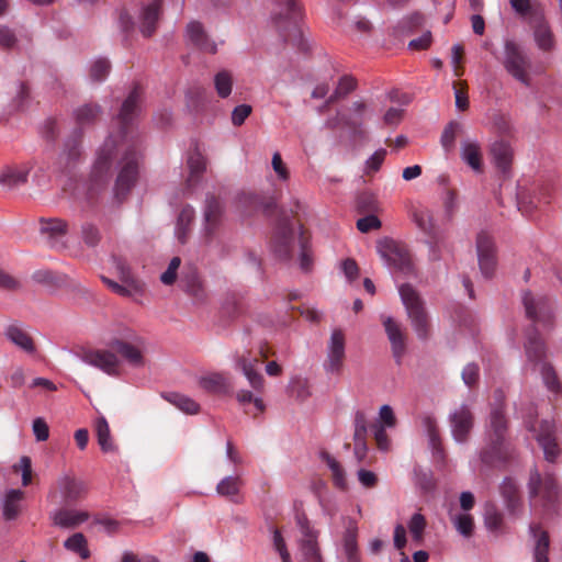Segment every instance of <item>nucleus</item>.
Listing matches in <instances>:
<instances>
[{
    "instance_id": "4d7b16f0",
    "label": "nucleus",
    "mask_w": 562,
    "mask_h": 562,
    "mask_svg": "<svg viewBox=\"0 0 562 562\" xmlns=\"http://www.w3.org/2000/svg\"><path fill=\"white\" fill-rule=\"evenodd\" d=\"M81 238L88 247H95L101 240V234L94 224L87 222L81 226Z\"/></svg>"
},
{
    "instance_id": "dca6fc26",
    "label": "nucleus",
    "mask_w": 562,
    "mask_h": 562,
    "mask_svg": "<svg viewBox=\"0 0 562 562\" xmlns=\"http://www.w3.org/2000/svg\"><path fill=\"white\" fill-rule=\"evenodd\" d=\"M79 357L86 364L98 368L108 375L117 376L120 373V360L117 356L110 350L88 349L83 350Z\"/></svg>"
},
{
    "instance_id": "f8f14e48",
    "label": "nucleus",
    "mask_w": 562,
    "mask_h": 562,
    "mask_svg": "<svg viewBox=\"0 0 562 562\" xmlns=\"http://www.w3.org/2000/svg\"><path fill=\"white\" fill-rule=\"evenodd\" d=\"M114 265L116 269L121 273V279L124 284H120L106 277H102L103 283L115 294L123 296V297H132L136 295H142L144 293L145 284L134 279L130 276L128 268L126 267V263L120 259L114 257L113 258Z\"/></svg>"
},
{
    "instance_id": "4c0bfd02",
    "label": "nucleus",
    "mask_w": 562,
    "mask_h": 562,
    "mask_svg": "<svg viewBox=\"0 0 562 562\" xmlns=\"http://www.w3.org/2000/svg\"><path fill=\"white\" fill-rule=\"evenodd\" d=\"M67 223L60 218H49L41 222V233L47 235L52 246L66 235Z\"/></svg>"
},
{
    "instance_id": "4be33fe9",
    "label": "nucleus",
    "mask_w": 562,
    "mask_h": 562,
    "mask_svg": "<svg viewBox=\"0 0 562 562\" xmlns=\"http://www.w3.org/2000/svg\"><path fill=\"white\" fill-rule=\"evenodd\" d=\"M3 335L11 344L23 352L29 355L35 353L36 347L34 340L21 323L13 322L7 325L3 330Z\"/></svg>"
},
{
    "instance_id": "f3484780",
    "label": "nucleus",
    "mask_w": 562,
    "mask_h": 562,
    "mask_svg": "<svg viewBox=\"0 0 562 562\" xmlns=\"http://www.w3.org/2000/svg\"><path fill=\"white\" fill-rule=\"evenodd\" d=\"M476 252L481 273L492 278L496 268L495 244L490 234L481 232L476 237Z\"/></svg>"
},
{
    "instance_id": "ea45409f",
    "label": "nucleus",
    "mask_w": 562,
    "mask_h": 562,
    "mask_svg": "<svg viewBox=\"0 0 562 562\" xmlns=\"http://www.w3.org/2000/svg\"><path fill=\"white\" fill-rule=\"evenodd\" d=\"M162 397L187 414H198L200 411V405L194 400L184 394L178 392H169L164 393Z\"/></svg>"
},
{
    "instance_id": "ddd939ff",
    "label": "nucleus",
    "mask_w": 562,
    "mask_h": 562,
    "mask_svg": "<svg viewBox=\"0 0 562 562\" xmlns=\"http://www.w3.org/2000/svg\"><path fill=\"white\" fill-rule=\"evenodd\" d=\"M143 93L144 91L142 86L135 83L126 99L123 101L120 112L116 115V120L121 126L120 133L123 138L127 136L128 127L133 125L134 121L140 113Z\"/></svg>"
},
{
    "instance_id": "412c9836",
    "label": "nucleus",
    "mask_w": 562,
    "mask_h": 562,
    "mask_svg": "<svg viewBox=\"0 0 562 562\" xmlns=\"http://www.w3.org/2000/svg\"><path fill=\"white\" fill-rule=\"evenodd\" d=\"M222 204L213 194H207L204 206V237L207 244L211 243L212 236L215 234L222 216Z\"/></svg>"
},
{
    "instance_id": "7ed1b4c3",
    "label": "nucleus",
    "mask_w": 562,
    "mask_h": 562,
    "mask_svg": "<svg viewBox=\"0 0 562 562\" xmlns=\"http://www.w3.org/2000/svg\"><path fill=\"white\" fill-rule=\"evenodd\" d=\"M116 143L112 136H109L103 145L97 151V158L93 162L88 180V195H93L104 190L112 176V166L116 158Z\"/></svg>"
},
{
    "instance_id": "423d86ee",
    "label": "nucleus",
    "mask_w": 562,
    "mask_h": 562,
    "mask_svg": "<svg viewBox=\"0 0 562 562\" xmlns=\"http://www.w3.org/2000/svg\"><path fill=\"white\" fill-rule=\"evenodd\" d=\"M106 346L116 351L132 367L144 366V339L131 329H124L120 336L110 338Z\"/></svg>"
},
{
    "instance_id": "680f3d73",
    "label": "nucleus",
    "mask_w": 562,
    "mask_h": 562,
    "mask_svg": "<svg viewBox=\"0 0 562 562\" xmlns=\"http://www.w3.org/2000/svg\"><path fill=\"white\" fill-rule=\"evenodd\" d=\"M386 156V149L380 148L375 150L366 161V173L376 172L380 170Z\"/></svg>"
},
{
    "instance_id": "39448f33",
    "label": "nucleus",
    "mask_w": 562,
    "mask_h": 562,
    "mask_svg": "<svg viewBox=\"0 0 562 562\" xmlns=\"http://www.w3.org/2000/svg\"><path fill=\"white\" fill-rule=\"evenodd\" d=\"M140 154L135 144L128 146L121 160L120 169L114 184V196L117 201H123L138 178V164Z\"/></svg>"
},
{
    "instance_id": "c85d7f7f",
    "label": "nucleus",
    "mask_w": 562,
    "mask_h": 562,
    "mask_svg": "<svg viewBox=\"0 0 562 562\" xmlns=\"http://www.w3.org/2000/svg\"><path fill=\"white\" fill-rule=\"evenodd\" d=\"M505 65L507 70H525L529 66L526 52L514 41L505 43Z\"/></svg>"
},
{
    "instance_id": "a18cd8bd",
    "label": "nucleus",
    "mask_w": 562,
    "mask_h": 562,
    "mask_svg": "<svg viewBox=\"0 0 562 562\" xmlns=\"http://www.w3.org/2000/svg\"><path fill=\"white\" fill-rule=\"evenodd\" d=\"M64 547L71 552L77 553L81 559L86 560L90 557L87 539L81 532L74 533L64 542Z\"/></svg>"
},
{
    "instance_id": "79ce46f5",
    "label": "nucleus",
    "mask_w": 562,
    "mask_h": 562,
    "mask_svg": "<svg viewBox=\"0 0 562 562\" xmlns=\"http://www.w3.org/2000/svg\"><path fill=\"white\" fill-rule=\"evenodd\" d=\"M209 102L210 97L204 88L194 87L187 92L188 106L195 113L204 111Z\"/></svg>"
},
{
    "instance_id": "4468645a",
    "label": "nucleus",
    "mask_w": 562,
    "mask_h": 562,
    "mask_svg": "<svg viewBox=\"0 0 562 562\" xmlns=\"http://www.w3.org/2000/svg\"><path fill=\"white\" fill-rule=\"evenodd\" d=\"M143 93L144 91L142 86L135 83L126 99L123 101L120 112L116 115V120L121 126L120 133L123 138L127 136L128 127L133 125L134 121L140 113Z\"/></svg>"
},
{
    "instance_id": "0e129e2a",
    "label": "nucleus",
    "mask_w": 562,
    "mask_h": 562,
    "mask_svg": "<svg viewBox=\"0 0 562 562\" xmlns=\"http://www.w3.org/2000/svg\"><path fill=\"white\" fill-rule=\"evenodd\" d=\"M18 43L16 34L7 25H0V48L12 49Z\"/></svg>"
},
{
    "instance_id": "20e7f679",
    "label": "nucleus",
    "mask_w": 562,
    "mask_h": 562,
    "mask_svg": "<svg viewBox=\"0 0 562 562\" xmlns=\"http://www.w3.org/2000/svg\"><path fill=\"white\" fill-rule=\"evenodd\" d=\"M400 296L417 337L426 340L429 336L428 314L419 293L409 283L398 288Z\"/></svg>"
},
{
    "instance_id": "052dcab7",
    "label": "nucleus",
    "mask_w": 562,
    "mask_h": 562,
    "mask_svg": "<svg viewBox=\"0 0 562 562\" xmlns=\"http://www.w3.org/2000/svg\"><path fill=\"white\" fill-rule=\"evenodd\" d=\"M296 524L302 533L301 540L318 539V531L311 526V522L305 514L296 516Z\"/></svg>"
},
{
    "instance_id": "c756f323",
    "label": "nucleus",
    "mask_w": 562,
    "mask_h": 562,
    "mask_svg": "<svg viewBox=\"0 0 562 562\" xmlns=\"http://www.w3.org/2000/svg\"><path fill=\"white\" fill-rule=\"evenodd\" d=\"M499 493L504 499L506 509L509 514H517L521 506L519 488L516 481L512 476H506L499 485Z\"/></svg>"
},
{
    "instance_id": "e2e57ef3",
    "label": "nucleus",
    "mask_w": 562,
    "mask_h": 562,
    "mask_svg": "<svg viewBox=\"0 0 562 562\" xmlns=\"http://www.w3.org/2000/svg\"><path fill=\"white\" fill-rule=\"evenodd\" d=\"M453 92L456 99V108L460 111H465L469 108V98L464 83L461 81L453 82Z\"/></svg>"
},
{
    "instance_id": "6e6d98bb",
    "label": "nucleus",
    "mask_w": 562,
    "mask_h": 562,
    "mask_svg": "<svg viewBox=\"0 0 562 562\" xmlns=\"http://www.w3.org/2000/svg\"><path fill=\"white\" fill-rule=\"evenodd\" d=\"M484 524L485 527L491 531H496L502 527L503 515L494 505L486 506L484 514Z\"/></svg>"
},
{
    "instance_id": "6e6552de",
    "label": "nucleus",
    "mask_w": 562,
    "mask_h": 562,
    "mask_svg": "<svg viewBox=\"0 0 562 562\" xmlns=\"http://www.w3.org/2000/svg\"><path fill=\"white\" fill-rule=\"evenodd\" d=\"M5 100L0 97L3 108L0 110V119L7 120L12 114L25 110L31 102L29 85L23 80H15L8 83L5 88Z\"/></svg>"
},
{
    "instance_id": "58836bf2",
    "label": "nucleus",
    "mask_w": 562,
    "mask_h": 562,
    "mask_svg": "<svg viewBox=\"0 0 562 562\" xmlns=\"http://www.w3.org/2000/svg\"><path fill=\"white\" fill-rule=\"evenodd\" d=\"M194 216L195 211L191 205L183 206L178 215L175 234L181 244L187 241L188 233Z\"/></svg>"
},
{
    "instance_id": "473e14b6",
    "label": "nucleus",
    "mask_w": 562,
    "mask_h": 562,
    "mask_svg": "<svg viewBox=\"0 0 562 562\" xmlns=\"http://www.w3.org/2000/svg\"><path fill=\"white\" fill-rule=\"evenodd\" d=\"M32 167L23 165L21 167H5L0 172V184L8 189L18 188L27 182L29 173Z\"/></svg>"
},
{
    "instance_id": "f257e3e1",
    "label": "nucleus",
    "mask_w": 562,
    "mask_h": 562,
    "mask_svg": "<svg viewBox=\"0 0 562 562\" xmlns=\"http://www.w3.org/2000/svg\"><path fill=\"white\" fill-rule=\"evenodd\" d=\"M522 304L526 317L533 323L525 333L524 348L527 360L535 367H540V374L548 391L559 394L562 391V384L554 368L546 361V345L535 326L540 324L544 329L552 328L553 313L550 301L546 296L535 297L529 291H526L522 294Z\"/></svg>"
},
{
    "instance_id": "c9c22d12",
    "label": "nucleus",
    "mask_w": 562,
    "mask_h": 562,
    "mask_svg": "<svg viewBox=\"0 0 562 562\" xmlns=\"http://www.w3.org/2000/svg\"><path fill=\"white\" fill-rule=\"evenodd\" d=\"M243 486V480L239 476L228 475L223 477L216 485V493L229 499L233 503H239V493Z\"/></svg>"
},
{
    "instance_id": "603ef678",
    "label": "nucleus",
    "mask_w": 562,
    "mask_h": 562,
    "mask_svg": "<svg viewBox=\"0 0 562 562\" xmlns=\"http://www.w3.org/2000/svg\"><path fill=\"white\" fill-rule=\"evenodd\" d=\"M188 167L190 170V179L189 181L199 178L206 169V159L205 157L199 153H192L188 158Z\"/></svg>"
},
{
    "instance_id": "de8ad7c7",
    "label": "nucleus",
    "mask_w": 562,
    "mask_h": 562,
    "mask_svg": "<svg viewBox=\"0 0 562 562\" xmlns=\"http://www.w3.org/2000/svg\"><path fill=\"white\" fill-rule=\"evenodd\" d=\"M100 113V105L85 104L75 112L76 122L81 126L90 125L98 119Z\"/></svg>"
},
{
    "instance_id": "c03bdc74",
    "label": "nucleus",
    "mask_w": 562,
    "mask_h": 562,
    "mask_svg": "<svg viewBox=\"0 0 562 562\" xmlns=\"http://www.w3.org/2000/svg\"><path fill=\"white\" fill-rule=\"evenodd\" d=\"M95 432L98 443L103 452H111L115 450V446L112 442L110 427L104 417H100L95 423Z\"/></svg>"
},
{
    "instance_id": "37998d69",
    "label": "nucleus",
    "mask_w": 562,
    "mask_h": 562,
    "mask_svg": "<svg viewBox=\"0 0 562 562\" xmlns=\"http://www.w3.org/2000/svg\"><path fill=\"white\" fill-rule=\"evenodd\" d=\"M535 41L537 46L543 50L549 52L554 46L553 34L550 27L544 22H539L533 30Z\"/></svg>"
},
{
    "instance_id": "cd10ccee",
    "label": "nucleus",
    "mask_w": 562,
    "mask_h": 562,
    "mask_svg": "<svg viewBox=\"0 0 562 562\" xmlns=\"http://www.w3.org/2000/svg\"><path fill=\"white\" fill-rule=\"evenodd\" d=\"M187 38L190 44L202 52L212 54L216 52L215 43L209 38L200 22L192 21L187 25Z\"/></svg>"
},
{
    "instance_id": "a211bd4d",
    "label": "nucleus",
    "mask_w": 562,
    "mask_h": 562,
    "mask_svg": "<svg viewBox=\"0 0 562 562\" xmlns=\"http://www.w3.org/2000/svg\"><path fill=\"white\" fill-rule=\"evenodd\" d=\"M294 244V231L289 218L280 220L273 235L272 249L280 260L291 258Z\"/></svg>"
},
{
    "instance_id": "a878e982",
    "label": "nucleus",
    "mask_w": 562,
    "mask_h": 562,
    "mask_svg": "<svg viewBox=\"0 0 562 562\" xmlns=\"http://www.w3.org/2000/svg\"><path fill=\"white\" fill-rule=\"evenodd\" d=\"M383 325L385 328V333L391 342L392 352L397 363H401L402 357L405 353V337L400 327V325L393 319V317L387 316L383 321Z\"/></svg>"
},
{
    "instance_id": "774afa93",
    "label": "nucleus",
    "mask_w": 562,
    "mask_h": 562,
    "mask_svg": "<svg viewBox=\"0 0 562 562\" xmlns=\"http://www.w3.org/2000/svg\"><path fill=\"white\" fill-rule=\"evenodd\" d=\"M181 259L179 257H173L167 270L160 276V281L166 285H171L175 283L177 279V271L180 267Z\"/></svg>"
},
{
    "instance_id": "13d9d810",
    "label": "nucleus",
    "mask_w": 562,
    "mask_h": 562,
    "mask_svg": "<svg viewBox=\"0 0 562 562\" xmlns=\"http://www.w3.org/2000/svg\"><path fill=\"white\" fill-rule=\"evenodd\" d=\"M356 87L357 80L350 75H345L340 78L335 92L329 100L333 101V99L345 98L347 94L352 92Z\"/></svg>"
},
{
    "instance_id": "5701e85b",
    "label": "nucleus",
    "mask_w": 562,
    "mask_h": 562,
    "mask_svg": "<svg viewBox=\"0 0 562 562\" xmlns=\"http://www.w3.org/2000/svg\"><path fill=\"white\" fill-rule=\"evenodd\" d=\"M49 518L54 526L70 529L86 522L89 519V514L85 510L60 508L52 512Z\"/></svg>"
},
{
    "instance_id": "9b49d317",
    "label": "nucleus",
    "mask_w": 562,
    "mask_h": 562,
    "mask_svg": "<svg viewBox=\"0 0 562 562\" xmlns=\"http://www.w3.org/2000/svg\"><path fill=\"white\" fill-rule=\"evenodd\" d=\"M504 393L497 390L494 395V403L491 407L488 420L486 424V440L506 439L508 430V420L505 415Z\"/></svg>"
},
{
    "instance_id": "f704fd0d",
    "label": "nucleus",
    "mask_w": 562,
    "mask_h": 562,
    "mask_svg": "<svg viewBox=\"0 0 562 562\" xmlns=\"http://www.w3.org/2000/svg\"><path fill=\"white\" fill-rule=\"evenodd\" d=\"M24 498V492L21 490H8L1 499L2 515L5 520H13L20 513V504Z\"/></svg>"
},
{
    "instance_id": "338daca9",
    "label": "nucleus",
    "mask_w": 562,
    "mask_h": 562,
    "mask_svg": "<svg viewBox=\"0 0 562 562\" xmlns=\"http://www.w3.org/2000/svg\"><path fill=\"white\" fill-rule=\"evenodd\" d=\"M353 426H355L353 439H361V438L367 437L368 422H367L366 414L363 412L357 411L355 413Z\"/></svg>"
},
{
    "instance_id": "bf43d9fd",
    "label": "nucleus",
    "mask_w": 562,
    "mask_h": 562,
    "mask_svg": "<svg viewBox=\"0 0 562 562\" xmlns=\"http://www.w3.org/2000/svg\"><path fill=\"white\" fill-rule=\"evenodd\" d=\"M13 471H21L22 474V485L27 486L32 482V460L27 456H23L20 458L19 463L13 465Z\"/></svg>"
},
{
    "instance_id": "e433bc0d",
    "label": "nucleus",
    "mask_w": 562,
    "mask_h": 562,
    "mask_svg": "<svg viewBox=\"0 0 562 562\" xmlns=\"http://www.w3.org/2000/svg\"><path fill=\"white\" fill-rule=\"evenodd\" d=\"M257 359H247L241 357L237 366L247 378L250 386L256 391H261L263 387V376L256 370Z\"/></svg>"
},
{
    "instance_id": "9d476101",
    "label": "nucleus",
    "mask_w": 562,
    "mask_h": 562,
    "mask_svg": "<svg viewBox=\"0 0 562 562\" xmlns=\"http://www.w3.org/2000/svg\"><path fill=\"white\" fill-rule=\"evenodd\" d=\"M525 426L530 432H537L535 438L542 448L546 460L554 462L560 454V448L554 436L555 426L553 422L542 420L539 431H537L535 416L530 414V416L525 419Z\"/></svg>"
},
{
    "instance_id": "f03ea898",
    "label": "nucleus",
    "mask_w": 562,
    "mask_h": 562,
    "mask_svg": "<svg viewBox=\"0 0 562 562\" xmlns=\"http://www.w3.org/2000/svg\"><path fill=\"white\" fill-rule=\"evenodd\" d=\"M302 19L303 9L299 0H279L271 13L272 24L283 41L304 50L306 42L301 27Z\"/></svg>"
},
{
    "instance_id": "1a4fd4ad",
    "label": "nucleus",
    "mask_w": 562,
    "mask_h": 562,
    "mask_svg": "<svg viewBox=\"0 0 562 562\" xmlns=\"http://www.w3.org/2000/svg\"><path fill=\"white\" fill-rule=\"evenodd\" d=\"M517 450L507 439L486 440V446L480 451V460L490 468H505L517 459Z\"/></svg>"
},
{
    "instance_id": "0eeeda50",
    "label": "nucleus",
    "mask_w": 562,
    "mask_h": 562,
    "mask_svg": "<svg viewBox=\"0 0 562 562\" xmlns=\"http://www.w3.org/2000/svg\"><path fill=\"white\" fill-rule=\"evenodd\" d=\"M376 251L389 268L409 273L413 262L409 251L396 240L385 237L376 244Z\"/></svg>"
},
{
    "instance_id": "2eb2a0df",
    "label": "nucleus",
    "mask_w": 562,
    "mask_h": 562,
    "mask_svg": "<svg viewBox=\"0 0 562 562\" xmlns=\"http://www.w3.org/2000/svg\"><path fill=\"white\" fill-rule=\"evenodd\" d=\"M448 422L451 436L457 443H465L474 426V415L468 404H461L450 412Z\"/></svg>"
},
{
    "instance_id": "3c124183",
    "label": "nucleus",
    "mask_w": 562,
    "mask_h": 562,
    "mask_svg": "<svg viewBox=\"0 0 562 562\" xmlns=\"http://www.w3.org/2000/svg\"><path fill=\"white\" fill-rule=\"evenodd\" d=\"M357 537H358L357 522L352 519H348L347 525H346V530H345L344 537H342L344 551L351 552V551L358 550Z\"/></svg>"
},
{
    "instance_id": "6ab92c4d",
    "label": "nucleus",
    "mask_w": 562,
    "mask_h": 562,
    "mask_svg": "<svg viewBox=\"0 0 562 562\" xmlns=\"http://www.w3.org/2000/svg\"><path fill=\"white\" fill-rule=\"evenodd\" d=\"M345 358V336L340 329L331 331L328 346L327 357L324 362V369L327 373H339Z\"/></svg>"
},
{
    "instance_id": "2f4dec72",
    "label": "nucleus",
    "mask_w": 562,
    "mask_h": 562,
    "mask_svg": "<svg viewBox=\"0 0 562 562\" xmlns=\"http://www.w3.org/2000/svg\"><path fill=\"white\" fill-rule=\"evenodd\" d=\"M58 487L66 503L76 502L87 493L85 483L69 475L59 477Z\"/></svg>"
},
{
    "instance_id": "aec40b11",
    "label": "nucleus",
    "mask_w": 562,
    "mask_h": 562,
    "mask_svg": "<svg viewBox=\"0 0 562 562\" xmlns=\"http://www.w3.org/2000/svg\"><path fill=\"white\" fill-rule=\"evenodd\" d=\"M162 0H148V3H143L138 21L139 31L145 37H150L157 29L161 15Z\"/></svg>"
},
{
    "instance_id": "a19ab883",
    "label": "nucleus",
    "mask_w": 562,
    "mask_h": 562,
    "mask_svg": "<svg viewBox=\"0 0 562 562\" xmlns=\"http://www.w3.org/2000/svg\"><path fill=\"white\" fill-rule=\"evenodd\" d=\"M202 390L212 394L224 393L227 389V380L221 373H211L199 379Z\"/></svg>"
},
{
    "instance_id": "5fc2aeb1",
    "label": "nucleus",
    "mask_w": 562,
    "mask_h": 562,
    "mask_svg": "<svg viewBox=\"0 0 562 562\" xmlns=\"http://www.w3.org/2000/svg\"><path fill=\"white\" fill-rule=\"evenodd\" d=\"M214 86L221 98H227L233 88V79L231 72H216L214 77Z\"/></svg>"
},
{
    "instance_id": "7c9ffc66",
    "label": "nucleus",
    "mask_w": 562,
    "mask_h": 562,
    "mask_svg": "<svg viewBox=\"0 0 562 562\" xmlns=\"http://www.w3.org/2000/svg\"><path fill=\"white\" fill-rule=\"evenodd\" d=\"M491 155L495 167L506 176L510 170L514 155L510 145L504 140H497L491 146Z\"/></svg>"
},
{
    "instance_id": "09e8293b",
    "label": "nucleus",
    "mask_w": 562,
    "mask_h": 562,
    "mask_svg": "<svg viewBox=\"0 0 562 562\" xmlns=\"http://www.w3.org/2000/svg\"><path fill=\"white\" fill-rule=\"evenodd\" d=\"M427 521L423 514L415 513L408 520L407 527L412 535L413 540L420 544L424 538V531L426 529Z\"/></svg>"
},
{
    "instance_id": "864d4df0",
    "label": "nucleus",
    "mask_w": 562,
    "mask_h": 562,
    "mask_svg": "<svg viewBox=\"0 0 562 562\" xmlns=\"http://www.w3.org/2000/svg\"><path fill=\"white\" fill-rule=\"evenodd\" d=\"M300 548L307 562H322L317 539L301 540Z\"/></svg>"
},
{
    "instance_id": "bb28decb",
    "label": "nucleus",
    "mask_w": 562,
    "mask_h": 562,
    "mask_svg": "<svg viewBox=\"0 0 562 562\" xmlns=\"http://www.w3.org/2000/svg\"><path fill=\"white\" fill-rule=\"evenodd\" d=\"M460 157L474 172H482V148L477 140L464 139L461 143Z\"/></svg>"
},
{
    "instance_id": "49530a36",
    "label": "nucleus",
    "mask_w": 562,
    "mask_h": 562,
    "mask_svg": "<svg viewBox=\"0 0 562 562\" xmlns=\"http://www.w3.org/2000/svg\"><path fill=\"white\" fill-rule=\"evenodd\" d=\"M461 131L462 124L457 121H451L445 126L440 144L446 153H450L454 148L457 136Z\"/></svg>"
},
{
    "instance_id": "b1692460",
    "label": "nucleus",
    "mask_w": 562,
    "mask_h": 562,
    "mask_svg": "<svg viewBox=\"0 0 562 562\" xmlns=\"http://www.w3.org/2000/svg\"><path fill=\"white\" fill-rule=\"evenodd\" d=\"M422 425L428 438L429 448L434 457L442 462L445 460V450L439 432L437 419L432 415H424L422 417Z\"/></svg>"
},
{
    "instance_id": "72a5a7b5",
    "label": "nucleus",
    "mask_w": 562,
    "mask_h": 562,
    "mask_svg": "<svg viewBox=\"0 0 562 562\" xmlns=\"http://www.w3.org/2000/svg\"><path fill=\"white\" fill-rule=\"evenodd\" d=\"M180 285L182 290L196 301H202L205 297V291L200 280L196 269L189 268L180 278Z\"/></svg>"
},
{
    "instance_id": "393cba45",
    "label": "nucleus",
    "mask_w": 562,
    "mask_h": 562,
    "mask_svg": "<svg viewBox=\"0 0 562 562\" xmlns=\"http://www.w3.org/2000/svg\"><path fill=\"white\" fill-rule=\"evenodd\" d=\"M529 533L535 539L533 562H549L550 539L548 532L542 529L540 524L532 522L529 525Z\"/></svg>"
},
{
    "instance_id": "8fccbe9b",
    "label": "nucleus",
    "mask_w": 562,
    "mask_h": 562,
    "mask_svg": "<svg viewBox=\"0 0 562 562\" xmlns=\"http://www.w3.org/2000/svg\"><path fill=\"white\" fill-rule=\"evenodd\" d=\"M451 520L460 535L465 538L472 536L474 529V520L470 514H458L451 517Z\"/></svg>"
},
{
    "instance_id": "69168bd1",
    "label": "nucleus",
    "mask_w": 562,
    "mask_h": 562,
    "mask_svg": "<svg viewBox=\"0 0 562 562\" xmlns=\"http://www.w3.org/2000/svg\"><path fill=\"white\" fill-rule=\"evenodd\" d=\"M326 463L328 468L330 469L334 477V482L337 486L344 487L345 486V472L340 463L334 459L330 456H326Z\"/></svg>"
}]
</instances>
